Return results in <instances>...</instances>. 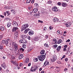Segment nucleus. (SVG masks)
I'll return each instance as SVG.
<instances>
[{"instance_id":"nucleus-1","label":"nucleus","mask_w":73,"mask_h":73,"mask_svg":"<svg viewBox=\"0 0 73 73\" xmlns=\"http://www.w3.org/2000/svg\"><path fill=\"white\" fill-rule=\"evenodd\" d=\"M39 60L40 61H44V59L46 58V56L44 55H39L37 57Z\"/></svg>"},{"instance_id":"nucleus-2","label":"nucleus","mask_w":73,"mask_h":73,"mask_svg":"<svg viewBox=\"0 0 73 73\" xmlns=\"http://www.w3.org/2000/svg\"><path fill=\"white\" fill-rule=\"evenodd\" d=\"M53 58L51 59V62H54L56 60H57V56L56 55H53Z\"/></svg>"},{"instance_id":"nucleus-3","label":"nucleus","mask_w":73,"mask_h":73,"mask_svg":"<svg viewBox=\"0 0 73 73\" xmlns=\"http://www.w3.org/2000/svg\"><path fill=\"white\" fill-rule=\"evenodd\" d=\"M14 46L15 53H16L17 50H18V45H17V43L14 44Z\"/></svg>"},{"instance_id":"nucleus-4","label":"nucleus","mask_w":73,"mask_h":73,"mask_svg":"<svg viewBox=\"0 0 73 73\" xmlns=\"http://www.w3.org/2000/svg\"><path fill=\"white\" fill-rule=\"evenodd\" d=\"M28 26H29V25L28 24L23 25L22 26V28L23 30H25V29H27L28 27Z\"/></svg>"},{"instance_id":"nucleus-5","label":"nucleus","mask_w":73,"mask_h":73,"mask_svg":"<svg viewBox=\"0 0 73 73\" xmlns=\"http://www.w3.org/2000/svg\"><path fill=\"white\" fill-rule=\"evenodd\" d=\"M19 42L20 43H23V44H26V43H27V41L26 40L24 39L20 40H19Z\"/></svg>"},{"instance_id":"nucleus-6","label":"nucleus","mask_w":73,"mask_h":73,"mask_svg":"<svg viewBox=\"0 0 73 73\" xmlns=\"http://www.w3.org/2000/svg\"><path fill=\"white\" fill-rule=\"evenodd\" d=\"M20 31L19 28L17 27H15L12 29V31L13 32H16Z\"/></svg>"},{"instance_id":"nucleus-7","label":"nucleus","mask_w":73,"mask_h":73,"mask_svg":"<svg viewBox=\"0 0 73 73\" xmlns=\"http://www.w3.org/2000/svg\"><path fill=\"white\" fill-rule=\"evenodd\" d=\"M49 65V62L48 61L46 60L44 63L43 66H45Z\"/></svg>"},{"instance_id":"nucleus-8","label":"nucleus","mask_w":73,"mask_h":73,"mask_svg":"<svg viewBox=\"0 0 73 73\" xmlns=\"http://www.w3.org/2000/svg\"><path fill=\"white\" fill-rule=\"evenodd\" d=\"M33 33H34L33 31L31 30L29 32V34L30 36H32V35H33Z\"/></svg>"},{"instance_id":"nucleus-9","label":"nucleus","mask_w":73,"mask_h":73,"mask_svg":"<svg viewBox=\"0 0 73 73\" xmlns=\"http://www.w3.org/2000/svg\"><path fill=\"white\" fill-rule=\"evenodd\" d=\"M13 25L15 27H17L18 26V24L17 23V22L15 21H13Z\"/></svg>"},{"instance_id":"nucleus-10","label":"nucleus","mask_w":73,"mask_h":73,"mask_svg":"<svg viewBox=\"0 0 73 73\" xmlns=\"http://www.w3.org/2000/svg\"><path fill=\"white\" fill-rule=\"evenodd\" d=\"M53 44H57V41L56 38H54L53 40Z\"/></svg>"},{"instance_id":"nucleus-11","label":"nucleus","mask_w":73,"mask_h":73,"mask_svg":"<svg viewBox=\"0 0 73 73\" xmlns=\"http://www.w3.org/2000/svg\"><path fill=\"white\" fill-rule=\"evenodd\" d=\"M20 31L19 30L18 31H15V36L16 37H18V33H19V32H20Z\"/></svg>"},{"instance_id":"nucleus-12","label":"nucleus","mask_w":73,"mask_h":73,"mask_svg":"<svg viewBox=\"0 0 73 73\" xmlns=\"http://www.w3.org/2000/svg\"><path fill=\"white\" fill-rule=\"evenodd\" d=\"M61 48V46H59L56 49L57 52H59Z\"/></svg>"},{"instance_id":"nucleus-13","label":"nucleus","mask_w":73,"mask_h":73,"mask_svg":"<svg viewBox=\"0 0 73 73\" xmlns=\"http://www.w3.org/2000/svg\"><path fill=\"white\" fill-rule=\"evenodd\" d=\"M21 38H23V39H24L25 38H27V37H28L27 36L25 35H21Z\"/></svg>"},{"instance_id":"nucleus-14","label":"nucleus","mask_w":73,"mask_h":73,"mask_svg":"<svg viewBox=\"0 0 73 73\" xmlns=\"http://www.w3.org/2000/svg\"><path fill=\"white\" fill-rule=\"evenodd\" d=\"M11 25H12V22H10L9 23H8V24L7 25L8 28H9L10 27H11L12 26Z\"/></svg>"},{"instance_id":"nucleus-15","label":"nucleus","mask_w":73,"mask_h":73,"mask_svg":"<svg viewBox=\"0 0 73 73\" xmlns=\"http://www.w3.org/2000/svg\"><path fill=\"white\" fill-rule=\"evenodd\" d=\"M45 51L44 50H42L40 52V54H44Z\"/></svg>"},{"instance_id":"nucleus-16","label":"nucleus","mask_w":73,"mask_h":73,"mask_svg":"<svg viewBox=\"0 0 73 73\" xmlns=\"http://www.w3.org/2000/svg\"><path fill=\"white\" fill-rule=\"evenodd\" d=\"M11 12L13 13V14H14V15L15 14V13H16V10L15 9H12L11 10Z\"/></svg>"},{"instance_id":"nucleus-17","label":"nucleus","mask_w":73,"mask_h":73,"mask_svg":"<svg viewBox=\"0 0 73 73\" xmlns=\"http://www.w3.org/2000/svg\"><path fill=\"white\" fill-rule=\"evenodd\" d=\"M23 56H24V55L23 54H21L19 56V58L20 60H21V59H22L23 58Z\"/></svg>"},{"instance_id":"nucleus-18","label":"nucleus","mask_w":73,"mask_h":73,"mask_svg":"<svg viewBox=\"0 0 73 73\" xmlns=\"http://www.w3.org/2000/svg\"><path fill=\"white\" fill-rule=\"evenodd\" d=\"M62 5L63 7H65L66 6V4L65 3L63 2L62 3Z\"/></svg>"},{"instance_id":"nucleus-19","label":"nucleus","mask_w":73,"mask_h":73,"mask_svg":"<svg viewBox=\"0 0 73 73\" xmlns=\"http://www.w3.org/2000/svg\"><path fill=\"white\" fill-rule=\"evenodd\" d=\"M62 42V40L61 39H58V44H60V43H61V42Z\"/></svg>"},{"instance_id":"nucleus-20","label":"nucleus","mask_w":73,"mask_h":73,"mask_svg":"<svg viewBox=\"0 0 73 73\" xmlns=\"http://www.w3.org/2000/svg\"><path fill=\"white\" fill-rule=\"evenodd\" d=\"M53 20L54 22H57L58 21V19L56 18H54Z\"/></svg>"},{"instance_id":"nucleus-21","label":"nucleus","mask_w":73,"mask_h":73,"mask_svg":"<svg viewBox=\"0 0 73 73\" xmlns=\"http://www.w3.org/2000/svg\"><path fill=\"white\" fill-rule=\"evenodd\" d=\"M35 16H36L37 18H39L40 17V15H39V14H37V13H35Z\"/></svg>"},{"instance_id":"nucleus-22","label":"nucleus","mask_w":73,"mask_h":73,"mask_svg":"<svg viewBox=\"0 0 73 73\" xmlns=\"http://www.w3.org/2000/svg\"><path fill=\"white\" fill-rule=\"evenodd\" d=\"M65 25L66 26V27H70L71 25L69 24L66 23L65 24Z\"/></svg>"},{"instance_id":"nucleus-23","label":"nucleus","mask_w":73,"mask_h":73,"mask_svg":"<svg viewBox=\"0 0 73 73\" xmlns=\"http://www.w3.org/2000/svg\"><path fill=\"white\" fill-rule=\"evenodd\" d=\"M5 65V62H3V64H2L1 65V66H2L3 68H4V69H5V66L4 65Z\"/></svg>"},{"instance_id":"nucleus-24","label":"nucleus","mask_w":73,"mask_h":73,"mask_svg":"<svg viewBox=\"0 0 73 73\" xmlns=\"http://www.w3.org/2000/svg\"><path fill=\"white\" fill-rule=\"evenodd\" d=\"M38 9H33V10L32 11V12L33 13H36L37 12Z\"/></svg>"},{"instance_id":"nucleus-25","label":"nucleus","mask_w":73,"mask_h":73,"mask_svg":"<svg viewBox=\"0 0 73 73\" xmlns=\"http://www.w3.org/2000/svg\"><path fill=\"white\" fill-rule=\"evenodd\" d=\"M33 49V48H32L30 47L28 49V52H30V51H31V50H32Z\"/></svg>"},{"instance_id":"nucleus-26","label":"nucleus","mask_w":73,"mask_h":73,"mask_svg":"<svg viewBox=\"0 0 73 73\" xmlns=\"http://www.w3.org/2000/svg\"><path fill=\"white\" fill-rule=\"evenodd\" d=\"M29 61V59L28 58H26V59L25 62L26 63H28Z\"/></svg>"},{"instance_id":"nucleus-27","label":"nucleus","mask_w":73,"mask_h":73,"mask_svg":"<svg viewBox=\"0 0 73 73\" xmlns=\"http://www.w3.org/2000/svg\"><path fill=\"white\" fill-rule=\"evenodd\" d=\"M34 6L35 7H37V8H38V3H35V4Z\"/></svg>"},{"instance_id":"nucleus-28","label":"nucleus","mask_w":73,"mask_h":73,"mask_svg":"<svg viewBox=\"0 0 73 73\" xmlns=\"http://www.w3.org/2000/svg\"><path fill=\"white\" fill-rule=\"evenodd\" d=\"M0 29L1 31H3L4 30V28L2 26L1 27Z\"/></svg>"},{"instance_id":"nucleus-29","label":"nucleus","mask_w":73,"mask_h":73,"mask_svg":"<svg viewBox=\"0 0 73 73\" xmlns=\"http://www.w3.org/2000/svg\"><path fill=\"white\" fill-rule=\"evenodd\" d=\"M19 49L21 52H24V49L23 48H21Z\"/></svg>"},{"instance_id":"nucleus-30","label":"nucleus","mask_w":73,"mask_h":73,"mask_svg":"<svg viewBox=\"0 0 73 73\" xmlns=\"http://www.w3.org/2000/svg\"><path fill=\"white\" fill-rule=\"evenodd\" d=\"M5 44L7 46V45H8V41L7 40H5Z\"/></svg>"},{"instance_id":"nucleus-31","label":"nucleus","mask_w":73,"mask_h":73,"mask_svg":"<svg viewBox=\"0 0 73 73\" xmlns=\"http://www.w3.org/2000/svg\"><path fill=\"white\" fill-rule=\"evenodd\" d=\"M34 61H35V62H37V61H38V58H34Z\"/></svg>"},{"instance_id":"nucleus-32","label":"nucleus","mask_w":73,"mask_h":73,"mask_svg":"<svg viewBox=\"0 0 73 73\" xmlns=\"http://www.w3.org/2000/svg\"><path fill=\"white\" fill-rule=\"evenodd\" d=\"M31 70L32 72H35L34 71V68H33V67H31Z\"/></svg>"},{"instance_id":"nucleus-33","label":"nucleus","mask_w":73,"mask_h":73,"mask_svg":"<svg viewBox=\"0 0 73 73\" xmlns=\"http://www.w3.org/2000/svg\"><path fill=\"white\" fill-rule=\"evenodd\" d=\"M44 45L46 47H49V46H48V44L46 43H45Z\"/></svg>"},{"instance_id":"nucleus-34","label":"nucleus","mask_w":73,"mask_h":73,"mask_svg":"<svg viewBox=\"0 0 73 73\" xmlns=\"http://www.w3.org/2000/svg\"><path fill=\"white\" fill-rule=\"evenodd\" d=\"M11 58L12 60H15V57L13 55L11 56Z\"/></svg>"},{"instance_id":"nucleus-35","label":"nucleus","mask_w":73,"mask_h":73,"mask_svg":"<svg viewBox=\"0 0 73 73\" xmlns=\"http://www.w3.org/2000/svg\"><path fill=\"white\" fill-rule=\"evenodd\" d=\"M57 44H55L54 45H53V46L54 48H55V49H56V48H57Z\"/></svg>"},{"instance_id":"nucleus-36","label":"nucleus","mask_w":73,"mask_h":73,"mask_svg":"<svg viewBox=\"0 0 73 73\" xmlns=\"http://www.w3.org/2000/svg\"><path fill=\"white\" fill-rule=\"evenodd\" d=\"M47 3L49 4H51L52 3V1H48Z\"/></svg>"},{"instance_id":"nucleus-37","label":"nucleus","mask_w":73,"mask_h":73,"mask_svg":"<svg viewBox=\"0 0 73 73\" xmlns=\"http://www.w3.org/2000/svg\"><path fill=\"white\" fill-rule=\"evenodd\" d=\"M3 49V46L2 45L0 46V49H1L2 50V49Z\"/></svg>"},{"instance_id":"nucleus-38","label":"nucleus","mask_w":73,"mask_h":73,"mask_svg":"<svg viewBox=\"0 0 73 73\" xmlns=\"http://www.w3.org/2000/svg\"><path fill=\"white\" fill-rule=\"evenodd\" d=\"M57 9V7L56 6H55L52 8V9Z\"/></svg>"},{"instance_id":"nucleus-39","label":"nucleus","mask_w":73,"mask_h":73,"mask_svg":"<svg viewBox=\"0 0 73 73\" xmlns=\"http://www.w3.org/2000/svg\"><path fill=\"white\" fill-rule=\"evenodd\" d=\"M23 48H26V44H23Z\"/></svg>"},{"instance_id":"nucleus-40","label":"nucleus","mask_w":73,"mask_h":73,"mask_svg":"<svg viewBox=\"0 0 73 73\" xmlns=\"http://www.w3.org/2000/svg\"><path fill=\"white\" fill-rule=\"evenodd\" d=\"M31 0H27V3H29L31 2Z\"/></svg>"},{"instance_id":"nucleus-41","label":"nucleus","mask_w":73,"mask_h":73,"mask_svg":"<svg viewBox=\"0 0 73 73\" xmlns=\"http://www.w3.org/2000/svg\"><path fill=\"white\" fill-rule=\"evenodd\" d=\"M15 66H16L17 67L18 66V65H19V63H18L17 62L16 64H15Z\"/></svg>"},{"instance_id":"nucleus-42","label":"nucleus","mask_w":73,"mask_h":73,"mask_svg":"<svg viewBox=\"0 0 73 73\" xmlns=\"http://www.w3.org/2000/svg\"><path fill=\"white\" fill-rule=\"evenodd\" d=\"M53 27L52 26H50L49 27L50 30H52V29H53Z\"/></svg>"},{"instance_id":"nucleus-43","label":"nucleus","mask_w":73,"mask_h":73,"mask_svg":"<svg viewBox=\"0 0 73 73\" xmlns=\"http://www.w3.org/2000/svg\"><path fill=\"white\" fill-rule=\"evenodd\" d=\"M53 11H54L55 12H58V10L57 9H52Z\"/></svg>"},{"instance_id":"nucleus-44","label":"nucleus","mask_w":73,"mask_h":73,"mask_svg":"<svg viewBox=\"0 0 73 73\" xmlns=\"http://www.w3.org/2000/svg\"><path fill=\"white\" fill-rule=\"evenodd\" d=\"M9 11H6V13H7V14H8V16H9V14H8L9 13Z\"/></svg>"},{"instance_id":"nucleus-45","label":"nucleus","mask_w":73,"mask_h":73,"mask_svg":"<svg viewBox=\"0 0 73 73\" xmlns=\"http://www.w3.org/2000/svg\"><path fill=\"white\" fill-rule=\"evenodd\" d=\"M65 61H66V62H67L68 61V58H66L65 59Z\"/></svg>"},{"instance_id":"nucleus-46","label":"nucleus","mask_w":73,"mask_h":73,"mask_svg":"<svg viewBox=\"0 0 73 73\" xmlns=\"http://www.w3.org/2000/svg\"><path fill=\"white\" fill-rule=\"evenodd\" d=\"M45 36V38H46V39H47V38H49V36H48V35H46Z\"/></svg>"},{"instance_id":"nucleus-47","label":"nucleus","mask_w":73,"mask_h":73,"mask_svg":"<svg viewBox=\"0 0 73 73\" xmlns=\"http://www.w3.org/2000/svg\"><path fill=\"white\" fill-rule=\"evenodd\" d=\"M26 30L28 32H29V31H31V30L29 29L28 28L26 29Z\"/></svg>"},{"instance_id":"nucleus-48","label":"nucleus","mask_w":73,"mask_h":73,"mask_svg":"<svg viewBox=\"0 0 73 73\" xmlns=\"http://www.w3.org/2000/svg\"><path fill=\"white\" fill-rule=\"evenodd\" d=\"M26 38H28V39L30 40H31V36H27V37Z\"/></svg>"},{"instance_id":"nucleus-49","label":"nucleus","mask_w":73,"mask_h":73,"mask_svg":"<svg viewBox=\"0 0 73 73\" xmlns=\"http://www.w3.org/2000/svg\"><path fill=\"white\" fill-rule=\"evenodd\" d=\"M28 33V32L27 30L26 29L25 31H24V33Z\"/></svg>"},{"instance_id":"nucleus-50","label":"nucleus","mask_w":73,"mask_h":73,"mask_svg":"<svg viewBox=\"0 0 73 73\" xmlns=\"http://www.w3.org/2000/svg\"><path fill=\"white\" fill-rule=\"evenodd\" d=\"M5 40H2V42L3 44H5Z\"/></svg>"},{"instance_id":"nucleus-51","label":"nucleus","mask_w":73,"mask_h":73,"mask_svg":"<svg viewBox=\"0 0 73 73\" xmlns=\"http://www.w3.org/2000/svg\"><path fill=\"white\" fill-rule=\"evenodd\" d=\"M43 30L45 31H46V30H47V29H46V28L44 27V28L43 29Z\"/></svg>"},{"instance_id":"nucleus-52","label":"nucleus","mask_w":73,"mask_h":73,"mask_svg":"<svg viewBox=\"0 0 73 73\" xmlns=\"http://www.w3.org/2000/svg\"><path fill=\"white\" fill-rule=\"evenodd\" d=\"M57 63L58 64H60L61 63V62H60V61H58L57 62Z\"/></svg>"},{"instance_id":"nucleus-53","label":"nucleus","mask_w":73,"mask_h":73,"mask_svg":"<svg viewBox=\"0 0 73 73\" xmlns=\"http://www.w3.org/2000/svg\"><path fill=\"white\" fill-rule=\"evenodd\" d=\"M50 69H54V67H53V66H51V67H50Z\"/></svg>"},{"instance_id":"nucleus-54","label":"nucleus","mask_w":73,"mask_h":73,"mask_svg":"<svg viewBox=\"0 0 73 73\" xmlns=\"http://www.w3.org/2000/svg\"><path fill=\"white\" fill-rule=\"evenodd\" d=\"M67 47H68V45H64V48H66Z\"/></svg>"},{"instance_id":"nucleus-55","label":"nucleus","mask_w":73,"mask_h":73,"mask_svg":"<svg viewBox=\"0 0 73 73\" xmlns=\"http://www.w3.org/2000/svg\"><path fill=\"white\" fill-rule=\"evenodd\" d=\"M57 4L58 5H61V3L60 2L58 3Z\"/></svg>"},{"instance_id":"nucleus-56","label":"nucleus","mask_w":73,"mask_h":73,"mask_svg":"<svg viewBox=\"0 0 73 73\" xmlns=\"http://www.w3.org/2000/svg\"><path fill=\"white\" fill-rule=\"evenodd\" d=\"M70 41V39H68V40H66V42H69V41Z\"/></svg>"},{"instance_id":"nucleus-57","label":"nucleus","mask_w":73,"mask_h":73,"mask_svg":"<svg viewBox=\"0 0 73 73\" xmlns=\"http://www.w3.org/2000/svg\"><path fill=\"white\" fill-rule=\"evenodd\" d=\"M19 66H20L21 67L22 66H23V64L22 63H20V64L19 65Z\"/></svg>"},{"instance_id":"nucleus-58","label":"nucleus","mask_w":73,"mask_h":73,"mask_svg":"<svg viewBox=\"0 0 73 73\" xmlns=\"http://www.w3.org/2000/svg\"><path fill=\"white\" fill-rule=\"evenodd\" d=\"M37 68H36V67H35L34 69V72L35 71H36V70H37Z\"/></svg>"},{"instance_id":"nucleus-59","label":"nucleus","mask_w":73,"mask_h":73,"mask_svg":"<svg viewBox=\"0 0 73 73\" xmlns=\"http://www.w3.org/2000/svg\"><path fill=\"white\" fill-rule=\"evenodd\" d=\"M31 63H29L28 64V66H31Z\"/></svg>"},{"instance_id":"nucleus-60","label":"nucleus","mask_w":73,"mask_h":73,"mask_svg":"<svg viewBox=\"0 0 73 73\" xmlns=\"http://www.w3.org/2000/svg\"><path fill=\"white\" fill-rule=\"evenodd\" d=\"M42 70V68H39V71H41V70Z\"/></svg>"},{"instance_id":"nucleus-61","label":"nucleus","mask_w":73,"mask_h":73,"mask_svg":"<svg viewBox=\"0 0 73 73\" xmlns=\"http://www.w3.org/2000/svg\"><path fill=\"white\" fill-rule=\"evenodd\" d=\"M63 50L64 51H66V48H64L63 49Z\"/></svg>"},{"instance_id":"nucleus-62","label":"nucleus","mask_w":73,"mask_h":73,"mask_svg":"<svg viewBox=\"0 0 73 73\" xmlns=\"http://www.w3.org/2000/svg\"><path fill=\"white\" fill-rule=\"evenodd\" d=\"M66 70H68V68H65V69L64 70V71H66Z\"/></svg>"},{"instance_id":"nucleus-63","label":"nucleus","mask_w":73,"mask_h":73,"mask_svg":"<svg viewBox=\"0 0 73 73\" xmlns=\"http://www.w3.org/2000/svg\"><path fill=\"white\" fill-rule=\"evenodd\" d=\"M20 52H21V51L20 50V49H19L18 50V53H20Z\"/></svg>"},{"instance_id":"nucleus-64","label":"nucleus","mask_w":73,"mask_h":73,"mask_svg":"<svg viewBox=\"0 0 73 73\" xmlns=\"http://www.w3.org/2000/svg\"><path fill=\"white\" fill-rule=\"evenodd\" d=\"M3 14L4 16H6V15H7V14H6V13L5 12L3 13Z\"/></svg>"}]
</instances>
